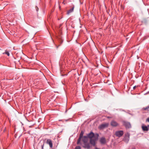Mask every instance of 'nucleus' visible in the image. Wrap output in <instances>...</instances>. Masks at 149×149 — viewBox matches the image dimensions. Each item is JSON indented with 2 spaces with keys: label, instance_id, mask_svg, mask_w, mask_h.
Wrapping results in <instances>:
<instances>
[{
  "label": "nucleus",
  "instance_id": "8",
  "mask_svg": "<svg viewBox=\"0 0 149 149\" xmlns=\"http://www.w3.org/2000/svg\"><path fill=\"white\" fill-rule=\"evenodd\" d=\"M47 144L49 145L50 148H52L53 147V144L52 141L50 139H47L46 142Z\"/></svg>",
  "mask_w": 149,
  "mask_h": 149
},
{
  "label": "nucleus",
  "instance_id": "10",
  "mask_svg": "<svg viewBox=\"0 0 149 149\" xmlns=\"http://www.w3.org/2000/svg\"><path fill=\"white\" fill-rule=\"evenodd\" d=\"M141 128L143 131H148L149 130V128H148V127L144 125V124H142Z\"/></svg>",
  "mask_w": 149,
  "mask_h": 149
},
{
  "label": "nucleus",
  "instance_id": "22",
  "mask_svg": "<svg viewBox=\"0 0 149 149\" xmlns=\"http://www.w3.org/2000/svg\"><path fill=\"white\" fill-rule=\"evenodd\" d=\"M137 87V86H134L133 87V90H134V89H135V88H136V87Z\"/></svg>",
  "mask_w": 149,
  "mask_h": 149
},
{
  "label": "nucleus",
  "instance_id": "14",
  "mask_svg": "<svg viewBox=\"0 0 149 149\" xmlns=\"http://www.w3.org/2000/svg\"><path fill=\"white\" fill-rule=\"evenodd\" d=\"M74 7H72L67 12V14L68 15L70 13H71L74 10Z\"/></svg>",
  "mask_w": 149,
  "mask_h": 149
},
{
  "label": "nucleus",
  "instance_id": "18",
  "mask_svg": "<svg viewBox=\"0 0 149 149\" xmlns=\"http://www.w3.org/2000/svg\"><path fill=\"white\" fill-rule=\"evenodd\" d=\"M81 148L79 146H77L75 147L74 149H81Z\"/></svg>",
  "mask_w": 149,
  "mask_h": 149
},
{
  "label": "nucleus",
  "instance_id": "20",
  "mask_svg": "<svg viewBox=\"0 0 149 149\" xmlns=\"http://www.w3.org/2000/svg\"><path fill=\"white\" fill-rule=\"evenodd\" d=\"M146 121L149 122V118H148L146 119Z\"/></svg>",
  "mask_w": 149,
  "mask_h": 149
},
{
  "label": "nucleus",
  "instance_id": "13",
  "mask_svg": "<svg viewBox=\"0 0 149 149\" xmlns=\"http://www.w3.org/2000/svg\"><path fill=\"white\" fill-rule=\"evenodd\" d=\"M100 142L102 144H104L106 142V139L104 137H102L100 139Z\"/></svg>",
  "mask_w": 149,
  "mask_h": 149
},
{
  "label": "nucleus",
  "instance_id": "6",
  "mask_svg": "<svg viewBox=\"0 0 149 149\" xmlns=\"http://www.w3.org/2000/svg\"><path fill=\"white\" fill-rule=\"evenodd\" d=\"M82 146L84 148L87 149H89L91 147L90 144L88 142L83 143Z\"/></svg>",
  "mask_w": 149,
  "mask_h": 149
},
{
  "label": "nucleus",
  "instance_id": "3",
  "mask_svg": "<svg viewBox=\"0 0 149 149\" xmlns=\"http://www.w3.org/2000/svg\"><path fill=\"white\" fill-rule=\"evenodd\" d=\"M124 134L123 131V130H119L116 132L115 135L116 136L120 137L122 136Z\"/></svg>",
  "mask_w": 149,
  "mask_h": 149
},
{
  "label": "nucleus",
  "instance_id": "9",
  "mask_svg": "<svg viewBox=\"0 0 149 149\" xmlns=\"http://www.w3.org/2000/svg\"><path fill=\"white\" fill-rule=\"evenodd\" d=\"M123 125L127 128H130L131 127V125L129 122L124 121L123 122Z\"/></svg>",
  "mask_w": 149,
  "mask_h": 149
},
{
  "label": "nucleus",
  "instance_id": "21",
  "mask_svg": "<svg viewBox=\"0 0 149 149\" xmlns=\"http://www.w3.org/2000/svg\"><path fill=\"white\" fill-rule=\"evenodd\" d=\"M44 146V144L42 145L41 146L42 149H43Z\"/></svg>",
  "mask_w": 149,
  "mask_h": 149
},
{
  "label": "nucleus",
  "instance_id": "16",
  "mask_svg": "<svg viewBox=\"0 0 149 149\" xmlns=\"http://www.w3.org/2000/svg\"><path fill=\"white\" fill-rule=\"evenodd\" d=\"M143 109L144 110H148V111H149V105L148 106L146 107L143 108Z\"/></svg>",
  "mask_w": 149,
  "mask_h": 149
},
{
  "label": "nucleus",
  "instance_id": "24",
  "mask_svg": "<svg viewBox=\"0 0 149 149\" xmlns=\"http://www.w3.org/2000/svg\"><path fill=\"white\" fill-rule=\"evenodd\" d=\"M147 126L148 127V128H149V125H148Z\"/></svg>",
  "mask_w": 149,
  "mask_h": 149
},
{
  "label": "nucleus",
  "instance_id": "5",
  "mask_svg": "<svg viewBox=\"0 0 149 149\" xmlns=\"http://www.w3.org/2000/svg\"><path fill=\"white\" fill-rule=\"evenodd\" d=\"M109 123H104L100 125L99 128L100 130H102L105 128L107 127L109 125Z\"/></svg>",
  "mask_w": 149,
  "mask_h": 149
},
{
  "label": "nucleus",
  "instance_id": "23",
  "mask_svg": "<svg viewBox=\"0 0 149 149\" xmlns=\"http://www.w3.org/2000/svg\"><path fill=\"white\" fill-rule=\"evenodd\" d=\"M95 149H99V148H97L96 147Z\"/></svg>",
  "mask_w": 149,
  "mask_h": 149
},
{
  "label": "nucleus",
  "instance_id": "19",
  "mask_svg": "<svg viewBox=\"0 0 149 149\" xmlns=\"http://www.w3.org/2000/svg\"><path fill=\"white\" fill-rule=\"evenodd\" d=\"M36 9L37 11H38V8L37 6H36Z\"/></svg>",
  "mask_w": 149,
  "mask_h": 149
},
{
  "label": "nucleus",
  "instance_id": "7",
  "mask_svg": "<svg viewBox=\"0 0 149 149\" xmlns=\"http://www.w3.org/2000/svg\"><path fill=\"white\" fill-rule=\"evenodd\" d=\"M88 138H89L90 139H93L95 136V134L93 132H91L87 134Z\"/></svg>",
  "mask_w": 149,
  "mask_h": 149
},
{
  "label": "nucleus",
  "instance_id": "15",
  "mask_svg": "<svg viewBox=\"0 0 149 149\" xmlns=\"http://www.w3.org/2000/svg\"><path fill=\"white\" fill-rule=\"evenodd\" d=\"M58 42L60 43V44L59 45V46L62 43L63 41L61 38H58Z\"/></svg>",
  "mask_w": 149,
  "mask_h": 149
},
{
  "label": "nucleus",
  "instance_id": "17",
  "mask_svg": "<svg viewBox=\"0 0 149 149\" xmlns=\"http://www.w3.org/2000/svg\"><path fill=\"white\" fill-rule=\"evenodd\" d=\"M5 54H7L8 56H10V54L8 51H6L5 52Z\"/></svg>",
  "mask_w": 149,
  "mask_h": 149
},
{
  "label": "nucleus",
  "instance_id": "4",
  "mask_svg": "<svg viewBox=\"0 0 149 149\" xmlns=\"http://www.w3.org/2000/svg\"><path fill=\"white\" fill-rule=\"evenodd\" d=\"M130 136V134L128 132H127L125 134V137L123 140L126 143H127L128 142L129 140Z\"/></svg>",
  "mask_w": 149,
  "mask_h": 149
},
{
  "label": "nucleus",
  "instance_id": "25",
  "mask_svg": "<svg viewBox=\"0 0 149 149\" xmlns=\"http://www.w3.org/2000/svg\"><path fill=\"white\" fill-rule=\"evenodd\" d=\"M132 149H135V148H132Z\"/></svg>",
  "mask_w": 149,
  "mask_h": 149
},
{
  "label": "nucleus",
  "instance_id": "11",
  "mask_svg": "<svg viewBox=\"0 0 149 149\" xmlns=\"http://www.w3.org/2000/svg\"><path fill=\"white\" fill-rule=\"evenodd\" d=\"M111 125L113 127H116L118 125V124L116 121L113 120L111 122Z\"/></svg>",
  "mask_w": 149,
  "mask_h": 149
},
{
  "label": "nucleus",
  "instance_id": "1",
  "mask_svg": "<svg viewBox=\"0 0 149 149\" xmlns=\"http://www.w3.org/2000/svg\"><path fill=\"white\" fill-rule=\"evenodd\" d=\"M98 134H95V136L94 138L90 139V142L91 144L93 146H95L96 145V142L97 140L99 137Z\"/></svg>",
  "mask_w": 149,
  "mask_h": 149
},
{
  "label": "nucleus",
  "instance_id": "26",
  "mask_svg": "<svg viewBox=\"0 0 149 149\" xmlns=\"http://www.w3.org/2000/svg\"><path fill=\"white\" fill-rule=\"evenodd\" d=\"M108 118H109V117H108Z\"/></svg>",
  "mask_w": 149,
  "mask_h": 149
},
{
  "label": "nucleus",
  "instance_id": "2",
  "mask_svg": "<svg viewBox=\"0 0 149 149\" xmlns=\"http://www.w3.org/2000/svg\"><path fill=\"white\" fill-rule=\"evenodd\" d=\"M84 132L83 131H81V132L80 134L79 135V137L77 141V145H81V139L84 136L83 134H84Z\"/></svg>",
  "mask_w": 149,
  "mask_h": 149
},
{
  "label": "nucleus",
  "instance_id": "12",
  "mask_svg": "<svg viewBox=\"0 0 149 149\" xmlns=\"http://www.w3.org/2000/svg\"><path fill=\"white\" fill-rule=\"evenodd\" d=\"M88 137L87 136H84L82 138V141L83 143H86L88 141Z\"/></svg>",
  "mask_w": 149,
  "mask_h": 149
}]
</instances>
